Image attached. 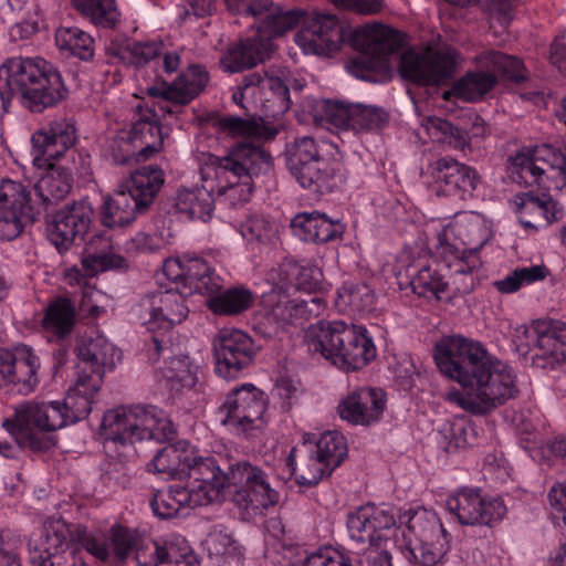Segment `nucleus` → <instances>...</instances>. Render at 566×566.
<instances>
[{"label": "nucleus", "instance_id": "680f3d73", "mask_svg": "<svg viewBox=\"0 0 566 566\" xmlns=\"http://www.w3.org/2000/svg\"><path fill=\"white\" fill-rule=\"evenodd\" d=\"M285 155L286 165L291 172L324 157L319 145L310 136L295 138L287 144Z\"/></svg>", "mask_w": 566, "mask_h": 566}, {"label": "nucleus", "instance_id": "9b49d317", "mask_svg": "<svg viewBox=\"0 0 566 566\" xmlns=\"http://www.w3.org/2000/svg\"><path fill=\"white\" fill-rule=\"evenodd\" d=\"M490 238L485 220L471 212L438 234L436 250L442 260H457L461 269H480L482 262L479 252Z\"/></svg>", "mask_w": 566, "mask_h": 566}, {"label": "nucleus", "instance_id": "cd10ccee", "mask_svg": "<svg viewBox=\"0 0 566 566\" xmlns=\"http://www.w3.org/2000/svg\"><path fill=\"white\" fill-rule=\"evenodd\" d=\"M231 460L222 457L196 455L195 461L188 464L187 476L190 482L187 484L192 493L206 496L207 505L219 497L220 491L227 486V467Z\"/></svg>", "mask_w": 566, "mask_h": 566}, {"label": "nucleus", "instance_id": "7c9ffc66", "mask_svg": "<svg viewBox=\"0 0 566 566\" xmlns=\"http://www.w3.org/2000/svg\"><path fill=\"white\" fill-rule=\"evenodd\" d=\"M137 566H179L187 562L189 566H198L186 541L180 537L157 541H142L135 554Z\"/></svg>", "mask_w": 566, "mask_h": 566}, {"label": "nucleus", "instance_id": "4be33fe9", "mask_svg": "<svg viewBox=\"0 0 566 566\" xmlns=\"http://www.w3.org/2000/svg\"><path fill=\"white\" fill-rule=\"evenodd\" d=\"M216 373L235 379L248 368L256 354L252 338L240 329H223L213 339Z\"/></svg>", "mask_w": 566, "mask_h": 566}, {"label": "nucleus", "instance_id": "f257e3e1", "mask_svg": "<svg viewBox=\"0 0 566 566\" xmlns=\"http://www.w3.org/2000/svg\"><path fill=\"white\" fill-rule=\"evenodd\" d=\"M433 357L440 371L462 387L447 391L444 399L472 415H485L518 392L513 368L478 342L451 336L436 345Z\"/></svg>", "mask_w": 566, "mask_h": 566}, {"label": "nucleus", "instance_id": "774afa93", "mask_svg": "<svg viewBox=\"0 0 566 566\" xmlns=\"http://www.w3.org/2000/svg\"><path fill=\"white\" fill-rule=\"evenodd\" d=\"M109 549L119 562L128 558L133 551H137L142 539L138 531L122 525H114L109 532Z\"/></svg>", "mask_w": 566, "mask_h": 566}, {"label": "nucleus", "instance_id": "f704fd0d", "mask_svg": "<svg viewBox=\"0 0 566 566\" xmlns=\"http://www.w3.org/2000/svg\"><path fill=\"white\" fill-rule=\"evenodd\" d=\"M49 171L42 176L31 191L30 203L39 209V216L46 213L52 207L62 201L72 189V174L62 167L49 166Z\"/></svg>", "mask_w": 566, "mask_h": 566}, {"label": "nucleus", "instance_id": "0e129e2a", "mask_svg": "<svg viewBox=\"0 0 566 566\" xmlns=\"http://www.w3.org/2000/svg\"><path fill=\"white\" fill-rule=\"evenodd\" d=\"M306 458L301 462L298 468H293L296 482L307 488L316 485L324 476L332 474L334 469L329 467L323 459L316 457V453L304 443Z\"/></svg>", "mask_w": 566, "mask_h": 566}, {"label": "nucleus", "instance_id": "473e14b6", "mask_svg": "<svg viewBox=\"0 0 566 566\" xmlns=\"http://www.w3.org/2000/svg\"><path fill=\"white\" fill-rule=\"evenodd\" d=\"M322 276V271L316 265L292 259H284L268 273V280L272 285L290 287L294 293L306 292L307 297L319 286Z\"/></svg>", "mask_w": 566, "mask_h": 566}, {"label": "nucleus", "instance_id": "8fccbe9b", "mask_svg": "<svg viewBox=\"0 0 566 566\" xmlns=\"http://www.w3.org/2000/svg\"><path fill=\"white\" fill-rule=\"evenodd\" d=\"M253 302L252 293L244 287L219 291L207 298L211 312L218 315H237L248 310Z\"/></svg>", "mask_w": 566, "mask_h": 566}, {"label": "nucleus", "instance_id": "c9c22d12", "mask_svg": "<svg viewBox=\"0 0 566 566\" xmlns=\"http://www.w3.org/2000/svg\"><path fill=\"white\" fill-rule=\"evenodd\" d=\"M273 51L274 44L272 40L261 34H254L230 46L227 53L221 57L220 63L224 71L238 73L263 62L265 59L270 57Z\"/></svg>", "mask_w": 566, "mask_h": 566}, {"label": "nucleus", "instance_id": "58836bf2", "mask_svg": "<svg viewBox=\"0 0 566 566\" xmlns=\"http://www.w3.org/2000/svg\"><path fill=\"white\" fill-rule=\"evenodd\" d=\"M164 181L163 170L158 166L149 165L135 170L118 186L145 211L154 202Z\"/></svg>", "mask_w": 566, "mask_h": 566}, {"label": "nucleus", "instance_id": "f8f14e48", "mask_svg": "<svg viewBox=\"0 0 566 566\" xmlns=\"http://www.w3.org/2000/svg\"><path fill=\"white\" fill-rule=\"evenodd\" d=\"M517 349L531 354L533 366L554 369L566 361V324L553 319H537L523 325L514 334Z\"/></svg>", "mask_w": 566, "mask_h": 566}, {"label": "nucleus", "instance_id": "c756f323", "mask_svg": "<svg viewBox=\"0 0 566 566\" xmlns=\"http://www.w3.org/2000/svg\"><path fill=\"white\" fill-rule=\"evenodd\" d=\"M77 356V375H86L91 380L99 377V384L104 374L120 360V353L102 335L84 339L78 346Z\"/></svg>", "mask_w": 566, "mask_h": 566}, {"label": "nucleus", "instance_id": "1a4fd4ad", "mask_svg": "<svg viewBox=\"0 0 566 566\" xmlns=\"http://www.w3.org/2000/svg\"><path fill=\"white\" fill-rule=\"evenodd\" d=\"M403 525L413 538H408L401 554L412 566H433L449 551L450 535L436 513L420 506L401 511L399 527Z\"/></svg>", "mask_w": 566, "mask_h": 566}, {"label": "nucleus", "instance_id": "4468645a", "mask_svg": "<svg viewBox=\"0 0 566 566\" xmlns=\"http://www.w3.org/2000/svg\"><path fill=\"white\" fill-rule=\"evenodd\" d=\"M455 51L448 46H427L400 55L398 70L402 78L421 85H441L453 77Z\"/></svg>", "mask_w": 566, "mask_h": 566}, {"label": "nucleus", "instance_id": "aec40b11", "mask_svg": "<svg viewBox=\"0 0 566 566\" xmlns=\"http://www.w3.org/2000/svg\"><path fill=\"white\" fill-rule=\"evenodd\" d=\"M94 218V209L90 201L80 200L66 205L55 211L48 220V239L59 253H64L77 239H84Z\"/></svg>", "mask_w": 566, "mask_h": 566}, {"label": "nucleus", "instance_id": "393cba45", "mask_svg": "<svg viewBox=\"0 0 566 566\" xmlns=\"http://www.w3.org/2000/svg\"><path fill=\"white\" fill-rule=\"evenodd\" d=\"M76 142L73 124L65 119L50 123L46 127L32 135V156L36 166H52L64 156Z\"/></svg>", "mask_w": 566, "mask_h": 566}, {"label": "nucleus", "instance_id": "3c124183", "mask_svg": "<svg viewBox=\"0 0 566 566\" xmlns=\"http://www.w3.org/2000/svg\"><path fill=\"white\" fill-rule=\"evenodd\" d=\"M12 353L17 356L19 367L18 373V391L30 394L39 384V370L41 367L40 358L34 349L25 344H18L11 347Z\"/></svg>", "mask_w": 566, "mask_h": 566}, {"label": "nucleus", "instance_id": "ddd939ff", "mask_svg": "<svg viewBox=\"0 0 566 566\" xmlns=\"http://www.w3.org/2000/svg\"><path fill=\"white\" fill-rule=\"evenodd\" d=\"M75 528L62 520L45 523L28 543L30 562L34 566H85L75 546Z\"/></svg>", "mask_w": 566, "mask_h": 566}, {"label": "nucleus", "instance_id": "a18cd8bd", "mask_svg": "<svg viewBox=\"0 0 566 566\" xmlns=\"http://www.w3.org/2000/svg\"><path fill=\"white\" fill-rule=\"evenodd\" d=\"M375 293L363 282H345L337 291L336 306L350 315H363L374 308Z\"/></svg>", "mask_w": 566, "mask_h": 566}, {"label": "nucleus", "instance_id": "603ef678", "mask_svg": "<svg viewBox=\"0 0 566 566\" xmlns=\"http://www.w3.org/2000/svg\"><path fill=\"white\" fill-rule=\"evenodd\" d=\"M75 322V308L66 297L50 303L42 319L43 328L53 335L64 337L70 334Z\"/></svg>", "mask_w": 566, "mask_h": 566}, {"label": "nucleus", "instance_id": "6e6552de", "mask_svg": "<svg viewBox=\"0 0 566 566\" xmlns=\"http://www.w3.org/2000/svg\"><path fill=\"white\" fill-rule=\"evenodd\" d=\"M361 52L347 69L357 78L380 83L389 78L390 57L398 53L403 40L399 32L382 24H366L357 33Z\"/></svg>", "mask_w": 566, "mask_h": 566}, {"label": "nucleus", "instance_id": "a19ab883", "mask_svg": "<svg viewBox=\"0 0 566 566\" xmlns=\"http://www.w3.org/2000/svg\"><path fill=\"white\" fill-rule=\"evenodd\" d=\"M159 119L160 116L154 108H147L140 119L130 127L140 160H147L163 148L164 135Z\"/></svg>", "mask_w": 566, "mask_h": 566}, {"label": "nucleus", "instance_id": "e433bc0d", "mask_svg": "<svg viewBox=\"0 0 566 566\" xmlns=\"http://www.w3.org/2000/svg\"><path fill=\"white\" fill-rule=\"evenodd\" d=\"M293 234L305 242L326 243L339 239L344 226L317 211L297 213L291 221Z\"/></svg>", "mask_w": 566, "mask_h": 566}, {"label": "nucleus", "instance_id": "0eeeda50", "mask_svg": "<svg viewBox=\"0 0 566 566\" xmlns=\"http://www.w3.org/2000/svg\"><path fill=\"white\" fill-rule=\"evenodd\" d=\"M184 291L177 285L165 291H157L144 297L138 304L137 316L151 334L148 359L157 363L160 355L172 353L178 344L174 325L181 323L188 315Z\"/></svg>", "mask_w": 566, "mask_h": 566}, {"label": "nucleus", "instance_id": "72a5a7b5", "mask_svg": "<svg viewBox=\"0 0 566 566\" xmlns=\"http://www.w3.org/2000/svg\"><path fill=\"white\" fill-rule=\"evenodd\" d=\"M207 505L206 496L192 493L187 485L176 483L158 490L150 500L154 514L163 520L185 516L190 509Z\"/></svg>", "mask_w": 566, "mask_h": 566}, {"label": "nucleus", "instance_id": "423d86ee", "mask_svg": "<svg viewBox=\"0 0 566 566\" xmlns=\"http://www.w3.org/2000/svg\"><path fill=\"white\" fill-rule=\"evenodd\" d=\"M102 436L106 442L129 446L136 441H170L176 436L172 421L155 406H120L108 410L102 420Z\"/></svg>", "mask_w": 566, "mask_h": 566}, {"label": "nucleus", "instance_id": "6ab92c4d", "mask_svg": "<svg viewBox=\"0 0 566 566\" xmlns=\"http://www.w3.org/2000/svg\"><path fill=\"white\" fill-rule=\"evenodd\" d=\"M290 287L273 285L262 296V305L269 322L277 326L293 324L298 319L319 316L325 302L319 296L301 298Z\"/></svg>", "mask_w": 566, "mask_h": 566}, {"label": "nucleus", "instance_id": "20e7f679", "mask_svg": "<svg viewBox=\"0 0 566 566\" xmlns=\"http://www.w3.org/2000/svg\"><path fill=\"white\" fill-rule=\"evenodd\" d=\"M67 90L60 72L34 56H12L0 65V98L3 108L17 98L33 113H41L63 101Z\"/></svg>", "mask_w": 566, "mask_h": 566}, {"label": "nucleus", "instance_id": "de8ad7c7", "mask_svg": "<svg viewBox=\"0 0 566 566\" xmlns=\"http://www.w3.org/2000/svg\"><path fill=\"white\" fill-rule=\"evenodd\" d=\"M497 83V77L491 69L469 72L453 87L454 94L465 102H476L486 95Z\"/></svg>", "mask_w": 566, "mask_h": 566}, {"label": "nucleus", "instance_id": "37998d69", "mask_svg": "<svg viewBox=\"0 0 566 566\" xmlns=\"http://www.w3.org/2000/svg\"><path fill=\"white\" fill-rule=\"evenodd\" d=\"M144 210L119 186L108 196L102 210V223L107 228L124 227L133 222Z\"/></svg>", "mask_w": 566, "mask_h": 566}, {"label": "nucleus", "instance_id": "7ed1b4c3", "mask_svg": "<svg viewBox=\"0 0 566 566\" xmlns=\"http://www.w3.org/2000/svg\"><path fill=\"white\" fill-rule=\"evenodd\" d=\"M101 386L99 377L91 380L86 375H77L62 405L57 401H27L15 407V420L6 424L21 446L34 452L49 450L55 444L52 432L90 415L94 395Z\"/></svg>", "mask_w": 566, "mask_h": 566}, {"label": "nucleus", "instance_id": "69168bd1", "mask_svg": "<svg viewBox=\"0 0 566 566\" xmlns=\"http://www.w3.org/2000/svg\"><path fill=\"white\" fill-rule=\"evenodd\" d=\"M352 112L349 129L356 133L378 130L388 122L387 113L377 106L356 103Z\"/></svg>", "mask_w": 566, "mask_h": 566}, {"label": "nucleus", "instance_id": "6e6d98bb", "mask_svg": "<svg viewBox=\"0 0 566 566\" xmlns=\"http://www.w3.org/2000/svg\"><path fill=\"white\" fill-rule=\"evenodd\" d=\"M55 42L60 50L70 52L81 60H90L94 55L93 38L76 27H62L55 33Z\"/></svg>", "mask_w": 566, "mask_h": 566}, {"label": "nucleus", "instance_id": "c03bdc74", "mask_svg": "<svg viewBox=\"0 0 566 566\" xmlns=\"http://www.w3.org/2000/svg\"><path fill=\"white\" fill-rule=\"evenodd\" d=\"M179 349V343L174 347L172 353L160 355L159 361L164 359V377L170 384L171 389L181 390L195 387L198 381V366L193 364L187 355H176Z\"/></svg>", "mask_w": 566, "mask_h": 566}, {"label": "nucleus", "instance_id": "4c0bfd02", "mask_svg": "<svg viewBox=\"0 0 566 566\" xmlns=\"http://www.w3.org/2000/svg\"><path fill=\"white\" fill-rule=\"evenodd\" d=\"M291 174L301 187L314 193L331 192L343 181L339 164L325 156Z\"/></svg>", "mask_w": 566, "mask_h": 566}, {"label": "nucleus", "instance_id": "79ce46f5", "mask_svg": "<svg viewBox=\"0 0 566 566\" xmlns=\"http://www.w3.org/2000/svg\"><path fill=\"white\" fill-rule=\"evenodd\" d=\"M543 171H539L541 187L563 190L566 188V155L552 145L543 144L535 147Z\"/></svg>", "mask_w": 566, "mask_h": 566}, {"label": "nucleus", "instance_id": "dca6fc26", "mask_svg": "<svg viewBox=\"0 0 566 566\" xmlns=\"http://www.w3.org/2000/svg\"><path fill=\"white\" fill-rule=\"evenodd\" d=\"M31 190L20 181L0 180V239L11 241L22 234L25 227L36 221L39 209L30 203Z\"/></svg>", "mask_w": 566, "mask_h": 566}, {"label": "nucleus", "instance_id": "338daca9", "mask_svg": "<svg viewBox=\"0 0 566 566\" xmlns=\"http://www.w3.org/2000/svg\"><path fill=\"white\" fill-rule=\"evenodd\" d=\"M424 127L433 138L447 142L454 149L463 150L469 146L468 133L446 119L429 117Z\"/></svg>", "mask_w": 566, "mask_h": 566}, {"label": "nucleus", "instance_id": "2eb2a0df", "mask_svg": "<svg viewBox=\"0 0 566 566\" xmlns=\"http://www.w3.org/2000/svg\"><path fill=\"white\" fill-rule=\"evenodd\" d=\"M266 396L252 384L231 390L218 407L221 424L238 433L261 429L264 423Z\"/></svg>", "mask_w": 566, "mask_h": 566}, {"label": "nucleus", "instance_id": "412c9836", "mask_svg": "<svg viewBox=\"0 0 566 566\" xmlns=\"http://www.w3.org/2000/svg\"><path fill=\"white\" fill-rule=\"evenodd\" d=\"M447 509L462 525H490L502 520L506 506L501 497L483 496L479 489L462 488L447 500Z\"/></svg>", "mask_w": 566, "mask_h": 566}, {"label": "nucleus", "instance_id": "9d476101", "mask_svg": "<svg viewBox=\"0 0 566 566\" xmlns=\"http://www.w3.org/2000/svg\"><path fill=\"white\" fill-rule=\"evenodd\" d=\"M227 486L235 489L232 501L248 516L262 515L280 500V493L273 485L272 469L249 460L228 463Z\"/></svg>", "mask_w": 566, "mask_h": 566}, {"label": "nucleus", "instance_id": "5701e85b", "mask_svg": "<svg viewBox=\"0 0 566 566\" xmlns=\"http://www.w3.org/2000/svg\"><path fill=\"white\" fill-rule=\"evenodd\" d=\"M433 185L437 196L471 199L481 182L478 171L450 157H442L432 166Z\"/></svg>", "mask_w": 566, "mask_h": 566}, {"label": "nucleus", "instance_id": "bb28decb", "mask_svg": "<svg viewBox=\"0 0 566 566\" xmlns=\"http://www.w3.org/2000/svg\"><path fill=\"white\" fill-rule=\"evenodd\" d=\"M126 266V260L115 251L111 238L97 234L91 238L82 258V269L73 268L67 271L70 283L82 284L87 276L99 272L117 270Z\"/></svg>", "mask_w": 566, "mask_h": 566}, {"label": "nucleus", "instance_id": "4d7b16f0", "mask_svg": "<svg viewBox=\"0 0 566 566\" xmlns=\"http://www.w3.org/2000/svg\"><path fill=\"white\" fill-rule=\"evenodd\" d=\"M515 203L522 216L534 214L547 222L557 221L563 214L562 208L547 193L535 196L531 192H525L515 197Z\"/></svg>", "mask_w": 566, "mask_h": 566}, {"label": "nucleus", "instance_id": "f3484780", "mask_svg": "<svg viewBox=\"0 0 566 566\" xmlns=\"http://www.w3.org/2000/svg\"><path fill=\"white\" fill-rule=\"evenodd\" d=\"M163 273L185 295L199 293L209 297L223 286V280L206 260L190 254L165 260Z\"/></svg>", "mask_w": 566, "mask_h": 566}, {"label": "nucleus", "instance_id": "864d4df0", "mask_svg": "<svg viewBox=\"0 0 566 566\" xmlns=\"http://www.w3.org/2000/svg\"><path fill=\"white\" fill-rule=\"evenodd\" d=\"M73 4L97 27L113 29L119 22L115 0H73Z\"/></svg>", "mask_w": 566, "mask_h": 566}, {"label": "nucleus", "instance_id": "b1692460", "mask_svg": "<svg viewBox=\"0 0 566 566\" xmlns=\"http://www.w3.org/2000/svg\"><path fill=\"white\" fill-rule=\"evenodd\" d=\"M209 82V74L201 65H190L172 83H161L147 87V93L150 96L158 97V108L166 114H172L174 111L170 106L166 105L171 103L174 106H182L190 103L197 97L207 86Z\"/></svg>", "mask_w": 566, "mask_h": 566}, {"label": "nucleus", "instance_id": "c85d7f7f", "mask_svg": "<svg viewBox=\"0 0 566 566\" xmlns=\"http://www.w3.org/2000/svg\"><path fill=\"white\" fill-rule=\"evenodd\" d=\"M385 405L384 390L364 387L352 391L340 401L338 413L352 424L369 426L380 419Z\"/></svg>", "mask_w": 566, "mask_h": 566}, {"label": "nucleus", "instance_id": "13d9d810", "mask_svg": "<svg viewBox=\"0 0 566 566\" xmlns=\"http://www.w3.org/2000/svg\"><path fill=\"white\" fill-rule=\"evenodd\" d=\"M307 447L334 470L343 463L348 451L345 438L337 431L322 433L315 443H307Z\"/></svg>", "mask_w": 566, "mask_h": 566}, {"label": "nucleus", "instance_id": "2f4dec72", "mask_svg": "<svg viewBox=\"0 0 566 566\" xmlns=\"http://www.w3.org/2000/svg\"><path fill=\"white\" fill-rule=\"evenodd\" d=\"M283 75L284 73L279 72V69L245 75V90L252 91L251 98L255 105L263 107L276 105L281 111L289 109V85Z\"/></svg>", "mask_w": 566, "mask_h": 566}, {"label": "nucleus", "instance_id": "ea45409f", "mask_svg": "<svg viewBox=\"0 0 566 566\" xmlns=\"http://www.w3.org/2000/svg\"><path fill=\"white\" fill-rule=\"evenodd\" d=\"M353 105L337 99L313 98L306 107L316 125L327 129L349 130Z\"/></svg>", "mask_w": 566, "mask_h": 566}, {"label": "nucleus", "instance_id": "e2e57ef3", "mask_svg": "<svg viewBox=\"0 0 566 566\" xmlns=\"http://www.w3.org/2000/svg\"><path fill=\"white\" fill-rule=\"evenodd\" d=\"M220 128L233 136H247L258 139L270 140L275 137L277 130L264 125L256 119H242L240 117L229 116L219 120Z\"/></svg>", "mask_w": 566, "mask_h": 566}, {"label": "nucleus", "instance_id": "39448f33", "mask_svg": "<svg viewBox=\"0 0 566 566\" xmlns=\"http://www.w3.org/2000/svg\"><path fill=\"white\" fill-rule=\"evenodd\" d=\"M312 354H319L345 371L364 368L376 357V346L365 326L342 321L319 322L305 332Z\"/></svg>", "mask_w": 566, "mask_h": 566}, {"label": "nucleus", "instance_id": "f03ea898", "mask_svg": "<svg viewBox=\"0 0 566 566\" xmlns=\"http://www.w3.org/2000/svg\"><path fill=\"white\" fill-rule=\"evenodd\" d=\"M272 166L270 153L249 143L232 146L224 156L202 154L201 186L180 190L176 207L190 219L207 221L212 216L217 198H224L230 205L248 201L253 178L268 174Z\"/></svg>", "mask_w": 566, "mask_h": 566}, {"label": "nucleus", "instance_id": "49530a36", "mask_svg": "<svg viewBox=\"0 0 566 566\" xmlns=\"http://www.w3.org/2000/svg\"><path fill=\"white\" fill-rule=\"evenodd\" d=\"M475 61L481 69H491L492 73L504 80L521 83L527 78L523 62L515 56L499 51H485Z\"/></svg>", "mask_w": 566, "mask_h": 566}, {"label": "nucleus", "instance_id": "052dcab7", "mask_svg": "<svg viewBox=\"0 0 566 566\" xmlns=\"http://www.w3.org/2000/svg\"><path fill=\"white\" fill-rule=\"evenodd\" d=\"M161 43L150 42H133L126 45L112 44L109 52L118 57L122 62L142 66L156 59L160 54Z\"/></svg>", "mask_w": 566, "mask_h": 566}, {"label": "nucleus", "instance_id": "09e8293b", "mask_svg": "<svg viewBox=\"0 0 566 566\" xmlns=\"http://www.w3.org/2000/svg\"><path fill=\"white\" fill-rule=\"evenodd\" d=\"M102 153L103 156L114 165H126L132 161H140L132 128L119 129L106 137L102 147Z\"/></svg>", "mask_w": 566, "mask_h": 566}, {"label": "nucleus", "instance_id": "5fc2aeb1", "mask_svg": "<svg viewBox=\"0 0 566 566\" xmlns=\"http://www.w3.org/2000/svg\"><path fill=\"white\" fill-rule=\"evenodd\" d=\"M303 19L304 11L301 9L285 10L281 7H275L264 17L256 34L271 40L272 36H280L292 30Z\"/></svg>", "mask_w": 566, "mask_h": 566}, {"label": "nucleus", "instance_id": "a878e982", "mask_svg": "<svg viewBox=\"0 0 566 566\" xmlns=\"http://www.w3.org/2000/svg\"><path fill=\"white\" fill-rule=\"evenodd\" d=\"M302 21L304 25L294 40L305 53L324 55L337 50L342 33L335 15L314 13Z\"/></svg>", "mask_w": 566, "mask_h": 566}, {"label": "nucleus", "instance_id": "bf43d9fd", "mask_svg": "<svg viewBox=\"0 0 566 566\" xmlns=\"http://www.w3.org/2000/svg\"><path fill=\"white\" fill-rule=\"evenodd\" d=\"M410 286L415 294L421 297L441 300L448 287L443 275L436 268L422 265L416 273L410 274Z\"/></svg>", "mask_w": 566, "mask_h": 566}, {"label": "nucleus", "instance_id": "a211bd4d", "mask_svg": "<svg viewBox=\"0 0 566 566\" xmlns=\"http://www.w3.org/2000/svg\"><path fill=\"white\" fill-rule=\"evenodd\" d=\"M401 509L391 504H366L347 516V528L353 541L379 547L386 532L399 526Z\"/></svg>", "mask_w": 566, "mask_h": 566}]
</instances>
